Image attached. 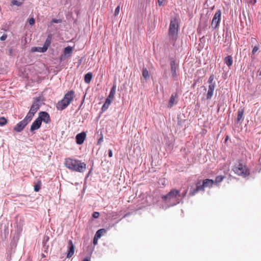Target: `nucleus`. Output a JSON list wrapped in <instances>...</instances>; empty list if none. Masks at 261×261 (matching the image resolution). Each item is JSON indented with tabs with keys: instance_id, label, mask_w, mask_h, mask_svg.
Listing matches in <instances>:
<instances>
[{
	"instance_id": "f257e3e1",
	"label": "nucleus",
	"mask_w": 261,
	"mask_h": 261,
	"mask_svg": "<svg viewBox=\"0 0 261 261\" xmlns=\"http://www.w3.org/2000/svg\"><path fill=\"white\" fill-rule=\"evenodd\" d=\"M64 164L69 170L80 173L84 172L87 168V165L85 163L72 158L66 159Z\"/></svg>"
},
{
	"instance_id": "f03ea898",
	"label": "nucleus",
	"mask_w": 261,
	"mask_h": 261,
	"mask_svg": "<svg viewBox=\"0 0 261 261\" xmlns=\"http://www.w3.org/2000/svg\"><path fill=\"white\" fill-rule=\"evenodd\" d=\"M180 191L173 189L167 195L162 197L163 200L170 205H175L179 203Z\"/></svg>"
},
{
	"instance_id": "7ed1b4c3",
	"label": "nucleus",
	"mask_w": 261,
	"mask_h": 261,
	"mask_svg": "<svg viewBox=\"0 0 261 261\" xmlns=\"http://www.w3.org/2000/svg\"><path fill=\"white\" fill-rule=\"evenodd\" d=\"M178 23L177 20L175 18L171 19L169 25L168 36L170 43L173 45H175L178 37Z\"/></svg>"
},
{
	"instance_id": "20e7f679",
	"label": "nucleus",
	"mask_w": 261,
	"mask_h": 261,
	"mask_svg": "<svg viewBox=\"0 0 261 261\" xmlns=\"http://www.w3.org/2000/svg\"><path fill=\"white\" fill-rule=\"evenodd\" d=\"M74 95V92L73 90L68 91L65 94L64 98L58 102L57 108L60 110L65 109L73 100Z\"/></svg>"
},
{
	"instance_id": "39448f33",
	"label": "nucleus",
	"mask_w": 261,
	"mask_h": 261,
	"mask_svg": "<svg viewBox=\"0 0 261 261\" xmlns=\"http://www.w3.org/2000/svg\"><path fill=\"white\" fill-rule=\"evenodd\" d=\"M233 170L236 174L243 177H245L249 174V170L242 163H239L238 165H236L233 167Z\"/></svg>"
},
{
	"instance_id": "423d86ee",
	"label": "nucleus",
	"mask_w": 261,
	"mask_h": 261,
	"mask_svg": "<svg viewBox=\"0 0 261 261\" xmlns=\"http://www.w3.org/2000/svg\"><path fill=\"white\" fill-rule=\"evenodd\" d=\"M221 12L219 10L215 13L212 21L211 25L213 29H216L218 26L221 20Z\"/></svg>"
},
{
	"instance_id": "0eeeda50",
	"label": "nucleus",
	"mask_w": 261,
	"mask_h": 261,
	"mask_svg": "<svg viewBox=\"0 0 261 261\" xmlns=\"http://www.w3.org/2000/svg\"><path fill=\"white\" fill-rule=\"evenodd\" d=\"M38 118L41 122L42 121H43L46 123H49L50 121L49 115L46 112H40L39 113V116Z\"/></svg>"
},
{
	"instance_id": "6e6552de",
	"label": "nucleus",
	"mask_w": 261,
	"mask_h": 261,
	"mask_svg": "<svg viewBox=\"0 0 261 261\" xmlns=\"http://www.w3.org/2000/svg\"><path fill=\"white\" fill-rule=\"evenodd\" d=\"M67 258H70L74 253V246L71 240L68 241Z\"/></svg>"
},
{
	"instance_id": "1a4fd4ad",
	"label": "nucleus",
	"mask_w": 261,
	"mask_h": 261,
	"mask_svg": "<svg viewBox=\"0 0 261 261\" xmlns=\"http://www.w3.org/2000/svg\"><path fill=\"white\" fill-rule=\"evenodd\" d=\"M170 66H171V72L172 74V77L174 80H176L177 78V74L176 73V63L175 61L174 60H172L170 62Z\"/></svg>"
},
{
	"instance_id": "9d476101",
	"label": "nucleus",
	"mask_w": 261,
	"mask_h": 261,
	"mask_svg": "<svg viewBox=\"0 0 261 261\" xmlns=\"http://www.w3.org/2000/svg\"><path fill=\"white\" fill-rule=\"evenodd\" d=\"M27 125V124L25 123V121L22 120L15 126L14 130L16 132H20Z\"/></svg>"
},
{
	"instance_id": "9b49d317",
	"label": "nucleus",
	"mask_w": 261,
	"mask_h": 261,
	"mask_svg": "<svg viewBox=\"0 0 261 261\" xmlns=\"http://www.w3.org/2000/svg\"><path fill=\"white\" fill-rule=\"evenodd\" d=\"M86 134L85 132L78 134L76 136V143L79 145L82 144L84 142L86 138Z\"/></svg>"
},
{
	"instance_id": "f8f14e48",
	"label": "nucleus",
	"mask_w": 261,
	"mask_h": 261,
	"mask_svg": "<svg viewBox=\"0 0 261 261\" xmlns=\"http://www.w3.org/2000/svg\"><path fill=\"white\" fill-rule=\"evenodd\" d=\"M41 124V122L40 121V120L37 118L32 123L31 128L30 130L31 132H33L35 130L38 129L40 128Z\"/></svg>"
},
{
	"instance_id": "ddd939ff",
	"label": "nucleus",
	"mask_w": 261,
	"mask_h": 261,
	"mask_svg": "<svg viewBox=\"0 0 261 261\" xmlns=\"http://www.w3.org/2000/svg\"><path fill=\"white\" fill-rule=\"evenodd\" d=\"M216 84H212L208 86V91L206 94V98L210 99L212 98L215 89Z\"/></svg>"
},
{
	"instance_id": "4468645a",
	"label": "nucleus",
	"mask_w": 261,
	"mask_h": 261,
	"mask_svg": "<svg viewBox=\"0 0 261 261\" xmlns=\"http://www.w3.org/2000/svg\"><path fill=\"white\" fill-rule=\"evenodd\" d=\"M39 100H37L36 101H34L33 103L32 104L31 109L29 111L35 114L37 111L38 110L40 107V105L39 103Z\"/></svg>"
},
{
	"instance_id": "2eb2a0df",
	"label": "nucleus",
	"mask_w": 261,
	"mask_h": 261,
	"mask_svg": "<svg viewBox=\"0 0 261 261\" xmlns=\"http://www.w3.org/2000/svg\"><path fill=\"white\" fill-rule=\"evenodd\" d=\"M176 97V94H172L170 97L168 107V108H172L175 103V98Z\"/></svg>"
},
{
	"instance_id": "dca6fc26",
	"label": "nucleus",
	"mask_w": 261,
	"mask_h": 261,
	"mask_svg": "<svg viewBox=\"0 0 261 261\" xmlns=\"http://www.w3.org/2000/svg\"><path fill=\"white\" fill-rule=\"evenodd\" d=\"M214 181L212 179H206L203 181V184L204 185V186L205 188L206 187H212L213 185L214 184Z\"/></svg>"
},
{
	"instance_id": "f3484780",
	"label": "nucleus",
	"mask_w": 261,
	"mask_h": 261,
	"mask_svg": "<svg viewBox=\"0 0 261 261\" xmlns=\"http://www.w3.org/2000/svg\"><path fill=\"white\" fill-rule=\"evenodd\" d=\"M244 113V109L243 108H240L238 111V115L237 120V122H239L243 118V116Z\"/></svg>"
},
{
	"instance_id": "a211bd4d",
	"label": "nucleus",
	"mask_w": 261,
	"mask_h": 261,
	"mask_svg": "<svg viewBox=\"0 0 261 261\" xmlns=\"http://www.w3.org/2000/svg\"><path fill=\"white\" fill-rule=\"evenodd\" d=\"M35 114L29 111L28 113L27 114V116L24 118V119L23 120V121H25V123L28 124V123L31 121L32 120L33 117L34 116Z\"/></svg>"
},
{
	"instance_id": "6ab92c4d",
	"label": "nucleus",
	"mask_w": 261,
	"mask_h": 261,
	"mask_svg": "<svg viewBox=\"0 0 261 261\" xmlns=\"http://www.w3.org/2000/svg\"><path fill=\"white\" fill-rule=\"evenodd\" d=\"M73 47L68 46L65 47L64 49V54L65 56H70L72 54L73 51Z\"/></svg>"
},
{
	"instance_id": "aec40b11",
	"label": "nucleus",
	"mask_w": 261,
	"mask_h": 261,
	"mask_svg": "<svg viewBox=\"0 0 261 261\" xmlns=\"http://www.w3.org/2000/svg\"><path fill=\"white\" fill-rule=\"evenodd\" d=\"M225 63L228 66L230 67L232 64V58L231 56H228L224 59Z\"/></svg>"
},
{
	"instance_id": "412c9836",
	"label": "nucleus",
	"mask_w": 261,
	"mask_h": 261,
	"mask_svg": "<svg viewBox=\"0 0 261 261\" xmlns=\"http://www.w3.org/2000/svg\"><path fill=\"white\" fill-rule=\"evenodd\" d=\"M31 51L32 53L34 52H39V53H44L46 51L45 49H44L43 47H33L31 48Z\"/></svg>"
},
{
	"instance_id": "4be33fe9",
	"label": "nucleus",
	"mask_w": 261,
	"mask_h": 261,
	"mask_svg": "<svg viewBox=\"0 0 261 261\" xmlns=\"http://www.w3.org/2000/svg\"><path fill=\"white\" fill-rule=\"evenodd\" d=\"M92 78V74L91 72H88L85 74L84 77L85 82L88 84L89 83Z\"/></svg>"
},
{
	"instance_id": "5701e85b",
	"label": "nucleus",
	"mask_w": 261,
	"mask_h": 261,
	"mask_svg": "<svg viewBox=\"0 0 261 261\" xmlns=\"http://www.w3.org/2000/svg\"><path fill=\"white\" fill-rule=\"evenodd\" d=\"M116 88L115 85L113 86V87L112 88V89L111 90L110 93L109 95L108 98L113 100V99L114 98V95H115V94L116 92Z\"/></svg>"
},
{
	"instance_id": "b1692460",
	"label": "nucleus",
	"mask_w": 261,
	"mask_h": 261,
	"mask_svg": "<svg viewBox=\"0 0 261 261\" xmlns=\"http://www.w3.org/2000/svg\"><path fill=\"white\" fill-rule=\"evenodd\" d=\"M51 43V39L48 37L46 40H45L43 47L44 49L46 51L48 48V47L50 46Z\"/></svg>"
},
{
	"instance_id": "393cba45",
	"label": "nucleus",
	"mask_w": 261,
	"mask_h": 261,
	"mask_svg": "<svg viewBox=\"0 0 261 261\" xmlns=\"http://www.w3.org/2000/svg\"><path fill=\"white\" fill-rule=\"evenodd\" d=\"M142 75L146 79H148L149 77V75L148 70L146 68H143L142 70Z\"/></svg>"
},
{
	"instance_id": "a878e982",
	"label": "nucleus",
	"mask_w": 261,
	"mask_h": 261,
	"mask_svg": "<svg viewBox=\"0 0 261 261\" xmlns=\"http://www.w3.org/2000/svg\"><path fill=\"white\" fill-rule=\"evenodd\" d=\"M105 232V230L104 229H99L98 230H97L95 235V236L96 237V238L99 239L101 237L103 232Z\"/></svg>"
},
{
	"instance_id": "bb28decb",
	"label": "nucleus",
	"mask_w": 261,
	"mask_h": 261,
	"mask_svg": "<svg viewBox=\"0 0 261 261\" xmlns=\"http://www.w3.org/2000/svg\"><path fill=\"white\" fill-rule=\"evenodd\" d=\"M224 178V176H222V175L217 176L215 179V183L216 184L220 183V182H221L223 180Z\"/></svg>"
},
{
	"instance_id": "cd10ccee",
	"label": "nucleus",
	"mask_w": 261,
	"mask_h": 261,
	"mask_svg": "<svg viewBox=\"0 0 261 261\" xmlns=\"http://www.w3.org/2000/svg\"><path fill=\"white\" fill-rule=\"evenodd\" d=\"M197 190L198 191H204V189L205 187L204 186V185L202 184V185H200V183H198L196 186Z\"/></svg>"
},
{
	"instance_id": "c85d7f7f",
	"label": "nucleus",
	"mask_w": 261,
	"mask_h": 261,
	"mask_svg": "<svg viewBox=\"0 0 261 261\" xmlns=\"http://www.w3.org/2000/svg\"><path fill=\"white\" fill-rule=\"evenodd\" d=\"M7 123V120L5 118L2 117H0V125L3 126Z\"/></svg>"
},
{
	"instance_id": "c756f323",
	"label": "nucleus",
	"mask_w": 261,
	"mask_h": 261,
	"mask_svg": "<svg viewBox=\"0 0 261 261\" xmlns=\"http://www.w3.org/2000/svg\"><path fill=\"white\" fill-rule=\"evenodd\" d=\"M198 192V190H197V188L195 189H194L193 190H191L190 192L189 195L191 196H193L196 194Z\"/></svg>"
},
{
	"instance_id": "7c9ffc66",
	"label": "nucleus",
	"mask_w": 261,
	"mask_h": 261,
	"mask_svg": "<svg viewBox=\"0 0 261 261\" xmlns=\"http://www.w3.org/2000/svg\"><path fill=\"white\" fill-rule=\"evenodd\" d=\"M214 80V75H211L210 76L208 80V83L210 84V85L215 84V83L213 82Z\"/></svg>"
},
{
	"instance_id": "2f4dec72",
	"label": "nucleus",
	"mask_w": 261,
	"mask_h": 261,
	"mask_svg": "<svg viewBox=\"0 0 261 261\" xmlns=\"http://www.w3.org/2000/svg\"><path fill=\"white\" fill-rule=\"evenodd\" d=\"M11 3L13 5L17 6H19L21 5V2L16 1V0H13L11 2Z\"/></svg>"
},
{
	"instance_id": "473e14b6",
	"label": "nucleus",
	"mask_w": 261,
	"mask_h": 261,
	"mask_svg": "<svg viewBox=\"0 0 261 261\" xmlns=\"http://www.w3.org/2000/svg\"><path fill=\"white\" fill-rule=\"evenodd\" d=\"M120 6H118L116 7V8L115 9V13H114V15L115 16H117L119 12H120Z\"/></svg>"
},
{
	"instance_id": "72a5a7b5",
	"label": "nucleus",
	"mask_w": 261,
	"mask_h": 261,
	"mask_svg": "<svg viewBox=\"0 0 261 261\" xmlns=\"http://www.w3.org/2000/svg\"><path fill=\"white\" fill-rule=\"evenodd\" d=\"M7 34H3V35L0 37V40H1V41H3L6 40V39H7Z\"/></svg>"
},
{
	"instance_id": "f704fd0d",
	"label": "nucleus",
	"mask_w": 261,
	"mask_h": 261,
	"mask_svg": "<svg viewBox=\"0 0 261 261\" xmlns=\"http://www.w3.org/2000/svg\"><path fill=\"white\" fill-rule=\"evenodd\" d=\"M113 101L112 99H109V98H107L106 100L105 103H107V105H110L112 101Z\"/></svg>"
},
{
	"instance_id": "c9c22d12",
	"label": "nucleus",
	"mask_w": 261,
	"mask_h": 261,
	"mask_svg": "<svg viewBox=\"0 0 261 261\" xmlns=\"http://www.w3.org/2000/svg\"><path fill=\"white\" fill-rule=\"evenodd\" d=\"M109 107V105H107V103L105 102V103L102 106V110L103 111H106L108 108Z\"/></svg>"
},
{
	"instance_id": "e433bc0d",
	"label": "nucleus",
	"mask_w": 261,
	"mask_h": 261,
	"mask_svg": "<svg viewBox=\"0 0 261 261\" xmlns=\"http://www.w3.org/2000/svg\"><path fill=\"white\" fill-rule=\"evenodd\" d=\"M99 216V213L98 212H94L93 214V217L94 218H97Z\"/></svg>"
},
{
	"instance_id": "4c0bfd02",
	"label": "nucleus",
	"mask_w": 261,
	"mask_h": 261,
	"mask_svg": "<svg viewBox=\"0 0 261 261\" xmlns=\"http://www.w3.org/2000/svg\"><path fill=\"white\" fill-rule=\"evenodd\" d=\"M35 23V20L33 18H31L29 20V23L30 25H33Z\"/></svg>"
},
{
	"instance_id": "58836bf2",
	"label": "nucleus",
	"mask_w": 261,
	"mask_h": 261,
	"mask_svg": "<svg viewBox=\"0 0 261 261\" xmlns=\"http://www.w3.org/2000/svg\"><path fill=\"white\" fill-rule=\"evenodd\" d=\"M258 48L257 46H254L252 51V54H255L258 50Z\"/></svg>"
},
{
	"instance_id": "ea45409f",
	"label": "nucleus",
	"mask_w": 261,
	"mask_h": 261,
	"mask_svg": "<svg viewBox=\"0 0 261 261\" xmlns=\"http://www.w3.org/2000/svg\"><path fill=\"white\" fill-rule=\"evenodd\" d=\"M40 189V186L39 185H36L34 187V190L36 191V192H38Z\"/></svg>"
},
{
	"instance_id": "a19ab883",
	"label": "nucleus",
	"mask_w": 261,
	"mask_h": 261,
	"mask_svg": "<svg viewBox=\"0 0 261 261\" xmlns=\"http://www.w3.org/2000/svg\"><path fill=\"white\" fill-rule=\"evenodd\" d=\"M52 22H54V23H59L61 22V20L60 19H53L52 20Z\"/></svg>"
},
{
	"instance_id": "79ce46f5",
	"label": "nucleus",
	"mask_w": 261,
	"mask_h": 261,
	"mask_svg": "<svg viewBox=\"0 0 261 261\" xmlns=\"http://www.w3.org/2000/svg\"><path fill=\"white\" fill-rule=\"evenodd\" d=\"M165 0H158V2L159 6H162L163 3L164 2Z\"/></svg>"
},
{
	"instance_id": "37998d69",
	"label": "nucleus",
	"mask_w": 261,
	"mask_h": 261,
	"mask_svg": "<svg viewBox=\"0 0 261 261\" xmlns=\"http://www.w3.org/2000/svg\"><path fill=\"white\" fill-rule=\"evenodd\" d=\"M103 141V137L102 136L98 139L97 143L100 144Z\"/></svg>"
},
{
	"instance_id": "c03bdc74",
	"label": "nucleus",
	"mask_w": 261,
	"mask_h": 261,
	"mask_svg": "<svg viewBox=\"0 0 261 261\" xmlns=\"http://www.w3.org/2000/svg\"><path fill=\"white\" fill-rule=\"evenodd\" d=\"M112 156H113L112 150L111 149H109V156L111 158V157H112Z\"/></svg>"
},
{
	"instance_id": "a18cd8bd",
	"label": "nucleus",
	"mask_w": 261,
	"mask_h": 261,
	"mask_svg": "<svg viewBox=\"0 0 261 261\" xmlns=\"http://www.w3.org/2000/svg\"><path fill=\"white\" fill-rule=\"evenodd\" d=\"M98 239V238H96V237L95 236L94 237V238L93 240V244H94L95 245L97 244Z\"/></svg>"
},
{
	"instance_id": "49530a36",
	"label": "nucleus",
	"mask_w": 261,
	"mask_h": 261,
	"mask_svg": "<svg viewBox=\"0 0 261 261\" xmlns=\"http://www.w3.org/2000/svg\"><path fill=\"white\" fill-rule=\"evenodd\" d=\"M187 193V190H186V191H185V192H184V193H183V194H182L184 197L186 196V195Z\"/></svg>"
},
{
	"instance_id": "de8ad7c7",
	"label": "nucleus",
	"mask_w": 261,
	"mask_h": 261,
	"mask_svg": "<svg viewBox=\"0 0 261 261\" xmlns=\"http://www.w3.org/2000/svg\"><path fill=\"white\" fill-rule=\"evenodd\" d=\"M83 261H89V260L87 258H85L83 260Z\"/></svg>"
},
{
	"instance_id": "09e8293b",
	"label": "nucleus",
	"mask_w": 261,
	"mask_h": 261,
	"mask_svg": "<svg viewBox=\"0 0 261 261\" xmlns=\"http://www.w3.org/2000/svg\"><path fill=\"white\" fill-rule=\"evenodd\" d=\"M259 75L261 76V70H260V73H259Z\"/></svg>"
}]
</instances>
